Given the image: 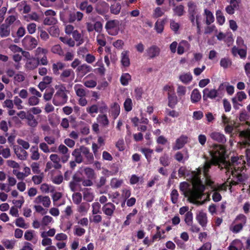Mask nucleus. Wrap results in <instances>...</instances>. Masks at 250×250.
<instances>
[{
	"mask_svg": "<svg viewBox=\"0 0 250 250\" xmlns=\"http://www.w3.org/2000/svg\"><path fill=\"white\" fill-rule=\"evenodd\" d=\"M213 164L212 161H206L202 167H199L196 171H193L191 172L194 188L200 195L203 193L206 189L205 185L201 179L202 173L205 178L206 185L210 187L213 190H216V187L214 186V182L211 179L208 173L210 168Z\"/></svg>",
	"mask_w": 250,
	"mask_h": 250,
	"instance_id": "1",
	"label": "nucleus"
},
{
	"mask_svg": "<svg viewBox=\"0 0 250 250\" xmlns=\"http://www.w3.org/2000/svg\"><path fill=\"white\" fill-rule=\"evenodd\" d=\"M75 161L78 163L83 162L86 165L92 164L94 162L93 154L90 152L89 149L84 146H81L80 149H75L72 152Z\"/></svg>",
	"mask_w": 250,
	"mask_h": 250,
	"instance_id": "2",
	"label": "nucleus"
},
{
	"mask_svg": "<svg viewBox=\"0 0 250 250\" xmlns=\"http://www.w3.org/2000/svg\"><path fill=\"white\" fill-rule=\"evenodd\" d=\"M245 166L244 161L237 157L231 158L230 162H229L228 169L231 170V174L233 177H236L240 182L243 181L241 173L244 169Z\"/></svg>",
	"mask_w": 250,
	"mask_h": 250,
	"instance_id": "3",
	"label": "nucleus"
},
{
	"mask_svg": "<svg viewBox=\"0 0 250 250\" xmlns=\"http://www.w3.org/2000/svg\"><path fill=\"white\" fill-rule=\"evenodd\" d=\"M22 56L25 62L24 68L27 70H33L37 68L39 65V59L31 56L29 52H22Z\"/></svg>",
	"mask_w": 250,
	"mask_h": 250,
	"instance_id": "4",
	"label": "nucleus"
},
{
	"mask_svg": "<svg viewBox=\"0 0 250 250\" xmlns=\"http://www.w3.org/2000/svg\"><path fill=\"white\" fill-rule=\"evenodd\" d=\"M119 24L118 20L108 21L105 24V28L109 35L115 36L118 34Z\"/></svg>",
	"mask_w": 250,
	"mask_h": 250,
	"instance_id": "5",
	"label": "nucleus"
},
{
	"mask_svg": "<svg viewBox=\"0 0 250 250\" xmlns=\"http://www.w3.org/2000/svg\"><path fill=\"white\" fill-rule=\"evenodd\" d=\"M188 18L192 23V26L195 25V16L199 12L197 5L193 1H189L188 3Z\"/></svg>",
	"mask_w": 250,
	"mask_h": 250,
	"instance_id": "6",
	"label": "nucleus"
},
{
	"mask_svg": "<svg viewBox=\"0 0 250 250\" xmlns=\"http://www.w3.org/2000/svg\"><path fill=\"white\" fill-rule=\"evenodd\" d=\"M22 45L26 49L31 50L35 48L38 45L37 40L34 37L27 35L22 40Z\"/></svg>",
	"mask_w": 250,
	"mask_h": 250,
	"instance_id": "7",
	"label": "nucleus"
},
{
	"mask_svg": "<svg viewBox=\"0 0 250 250\" xmlns=\"http://www.w3.org/2000/svg\"><path fill=\"white\" fill-rule=\"evenodd\" d=\"M225 153V147L222 145H214L213 148L211 151L213 158L218 159L224 156Z\"/></svg>",
	"mask_w": 250,
	"mask_h": 250,
	"instance_id": "8",
	"label": "nucleus"
},
{
	"mask_svg": "<svg viewBox=\"0 0 250 250\" xmlns=\"http://www.w3.org/2000/svg\"><path fill=\"white\" fill-rule=\"evenodd\" d=\"M104 213L109 218H111L116 210V206L112 203L108 202L105 203L102 208Z\"/></svg>",
	"mask_w": 250,
	"mask_h": 250,
	"instance_id": "9",
	"label": "nucleus"
},
{
	"mask_svg": "<svg viewBox=\"0 0 250 250\" xmlns=\"http://www.w3.org/2000/svg\"><path fill=\"white\" fill-rule=\"evenodd\" d=\"M209 136L212 140L220 144H224L227 142L225 135L219 132L213 131L210 133Z\"/></svg>",
	"mask_w": 250,
	"mask_h": 250,
	"instance_id": "10",
	"label": "nucleus"
},
{
	"mask_svg": "<svg viewBox=\"0 0 250 250\" xmlns=\"http://www.w3.org/2000/svg\"><path fill=\"white\" fill-rule=\"evenodd\" d=\"M14 152L17 157L21 160H25L28 157V153L25 149L21 148L18 145L13 146Z\"/></svg>",
	"mask_w": 250,
	"mask_h": 250,
	"instance_id": "11",
	"label": "nucleus"
},
{
	"mask_svg": "<svg viewBox=\"0 0 250 250\" xmlns=\"http://www.w3.org/2000/svg\"><path fill=\"white\" fill-rule=\"evenodd\" d=\"M188 138L187 136L182 135L177 138L175 142V145L173 146V149L174 150H179L182 148L184 146L188 143Z\"/></svg>",
	"mask_w": 250,
	"mask_h": 250,
	"instance_id": "12",
	"label": "nucleus"
},
{
	"mask_svg": "<svg viewBox=\"0 0 250 250\" xmlns=\"http://www.w3.org/2000/svg\"><path fill=\"white\" fill-rule=\"evenodd\" d=\"M203 99L204 101H207L208 98L214 99L218 96V90L215 89L209 90L208 88H205L203 91Z\"/></svg>",
	"mask_w": 250,
	"mask_h": 250,
	"instance_id": "13",
	"label": "nucleus"
},
{
	"mask_svg": "<svg viewBox=\"0 0 250 250\" xmlns=\"http://www.w3.org/2000/svg\"><path fill=\"white\" fill-rule=\"evenodd\" d=\"M35 204L42 205L44 207L48 208L49 207L51 201L49 197L46 196H38L34 200Z\"/></svg>",
	"mask_w": 250,
	"mask_h": 250,
	"instance_id": "14",
	"label": "nucleus"
},
{
	"mask_svg": "<svg viewBox=\"0 0 250 250\" xmlns=\"http://www.w3.org/2000/svg\"><path fill=\"white\" fill-rule=\"evenodd\" d=\"M147 56L149 59H153L159 56L160 52V48L155 45H153L148 47L146 50Z\"/></svg>",
	"mask_w": 250,
	"mask_h": 250,
	"instance_id": "15",
	"label": "nucleus"
},
{
	"mask_svg": "<svg viewBox=\"0 0 250 250\" xmlns=\"http://www.w3.org/2000/svg\"><path fill=\"white\" fill-rule=\"evenodd\" d=\"M168 106L171 108H175L178 103V98L173 90L172 93H168Z\"/></svg>",
	"mask_w": 250,
	"mask_h": 250,
	"instance_id": "16",
	"label": "nucleus"
},
{
	"mask_svg": "<svg viewBox=\"0 0 250 250\" xmlns=\"http://www.w3.org/2000/svg\"><path fill=\"white\" fill-rule=\"evenodd\" d=\"M201 94L197 88H195L192 91L190 95V100L192 103H198L201 100Z\"/></svg>",
	"mask_w": 250,
	"mask_h": 250,
	"instance_id": "17",
	"label": "nucleus"
},
{
	"mask_svg": "<svg viewBox=\"0 0 250 250\" xmlns=\"http://www.w3.org/2000/svg\"><path fill=\"white\" fill-rule=\"evenodd\" d=\"M196 219L202 227H205L207 223V217L206 213L200 211L197 215Z\"/></svg>",
	"mask_w": 250,
	"mask_h": 250,
	"instance_id": "18",
	"label": "nucleus"
},
{
	"mask_svg": "<svg viewBox=\"0 0 250 250\" xmlns=\"http://www.w3.org/2000/svg\"><path fill=\"white\" fill-rule=\"evenodd\" d=\"M231 53L234 56L239 55L241 58H245L247 56V51L244 49H238L235 46H233L231 49Z\"/></svg>",
	"mask_w": 250,
	"mask_h": 250,
	"instance_id": "19",
	"label": "nucleus"
},
{
	"mask_svg": "<svg viewBox=\"0 0 250 250\" xmlns=\"http://www.w3.org/2000/svg\"><path fill=\"white\" fill-rule=\"evenodd\" d=\"M129 52L124 51L121 53V63L124 67H128L130 65V59L129 58Z\"/></svg>",
	"mask_w": 250,
	"mask_h": 250,
	"instance_id": "20",
	"label": "nucleus"
},
{
	"mask_svg": "<svg viewBox=\"0 0 250 250\" xmlns=\"http://www.w3.org/2000/svg\"><path fill=\"white\" fill-rule=\"evenodd\" d=\"M120 113V106L117 103H114L111 106L110 114L114 119H116Z\"/></svg>",
	"mask_w": 250,
	"mask_h": 250,
	"instance_id": "21",
	"label": "nucleus"
},
{
	"mask_svg": "<svg viewBox=\"0 0 250 250\" xmlns=\"http://www.w3.org/2000/svg\"><path fill=\"white\" fill-rule=\"evenodd\" d=\"M239 136L243 138L242 143L245 146H250V132L247 131H242Z\"/></svg>",
	"mask_w": 250,
	"mask_h": 250,
	"instance_id": "22",
	"label": "nucleus"
},
{
	"mask_svg": "<svg viewBox=\"0 0 250 250\" xmlns=\"http://www.w3.org/2000/svg\"><path fill=\"white\" fill-rule=\"evenodd\" d=\"M83 199L87 202H92L94 197V194L91 192V189L84 188L83 191Z\"/></svg>",
	"mask_w": 250,
	"mask_h": 250,
	"instance_id": "23",
	"label": "nucleus"
},
{
	"mask_svg": "<svg viewBox=\"0 0 250 250\" xmlns=\"http://www.w3.org/2000/svg\"><path fill=\"white\" fill-rule=\"evenodd\" d=\"M167 21V19L157 21L155 23L154 29L157 33L161 34L163 32L164 29V25Z\"/></svg>",
	"mask_w": 250,
	"mask_h": 250,
	"instance_id": "24",
	"label": "nucleus"
},
{
	"mask_svg": "<svg viewBox=\"0 0 250 250\" xmlns=\"http://www.w3.org/2000/svg\"><path fill=\"white\" fill-rule=\"evenodd\" d=\"M204 14L206 15V24L210 25L214 21V17L212 13L209 10L205 9Z\"/></svg>",
	"mask_w": 250,
	"mask_h": 250,
	"instance_id": "25",
	"label": "nucleus"
},
{
	"mask_svg": "<svg viewBox=\"0 0 250 250\" xmlns=\"http://www.w3.org/2000/svg\"><path fill=\"white\" fill-rule=\"evenodd\" d=\"M10 33V28L8 25L2 24L0 26V36L1 38L8 37Z\"/></svg>",
	"mask_w": 250,
	"mask_h": 250,
	"instance_id": "26",
	"label": "nucleus"
},
{
	"mask_svg": "<svg viewBox=\"0 0 250 250\" xmlns=\"http://www.w3.org/2000/svg\"><path fill=\"white\" fill-rule=\"evenodd\" d=\"M92 68L90 66L86 64H83L78 66L77 70L83 76L87 73L91 71Z\"/></svg>",
	"mask_w": 250,
	"mask_h": 250,
	"instance_id": "27",
	"label": "nucleus"
},
{
	"mask_svg": "<svg viewBox=\"0 0 250 250\" xmlns=\"http://www.w3.org/2000/svg\"><path fill=\"white\" fill-rule=\"evenodd\" d=\"M25 240L28 241H32L33 240L36 239V234L35 231L33 230H27L24 234Z\"/></svg>",
	"mask_w": 250,
	"mask_h": 250,
	"instance_id": "28",
	"label": "nucleus"
},
{
	"mask_svg": "<svg viewBox=\"0 0 250 250\" xmlns=\"http://www.w3.org/2000/svg\"><path fill=\"white\" fill-rule=\"evenodd\" d=\"M31 153V158L33 160H38L39 159L40 155L37 146H32L30 148Z\"/></svg>",
	"mask_w": 250,
	"mask_h": 250,
	"instance_id": "29",
	"label": "nucleus"
},
{
	"mask_svg": "<svg viewBox=\"0 0 250 250\" xmlns=\"http://www.w3.org/2000/svg\"><path fill=\"white\" fill-rule=\"evenodd\" d=\"M247 221V217L243 214H238L235 218L234 223L241 224L245 226L246 224Z\"/></svg>",
	"mask_w": 250,
	"mask_h": 250,
	"instance_id": "30",
	"label": "nucleus"
},
{
	"mask_svg": "<svg viewBox=\"0 0 250 250\" xmlns=\"http://www.w3.org/2000/svg\"><path fill=\"white\" fill-rule=\"evenodd\" d=\"M131 75L128 73H123L120 78V82L124 86H126L128 84L129 81H131Z\"/></svg>",
	"mask_w": 250,
	"mask_h": 250,
	"instance_id": "31",
	"label": "nucleus"
},
{
	"mask_svg": "<svg viewBox=\"0 0 250 250\" xmlns=\"http://www.w3.org/2000/svg\"><path fill=\"white\" fill-rule=\"evenodd\" d=\"M90 208L89 204L85 202L82 203L78 207V211L80 213L86 214Z\"/></svg>",
	"mask_w": 250,
	"mask_h": 250,
	"instance_id": "32",
	"label": "nucleus"
},
{
	"mask_svg": "<svg viewBox=\"0 0 250 250\" xmlns=\"http://www.w3.org/2000/svg\"><path fill=\"white\" fill-rule=\"evenodd\" d=\"M26 119L28 125L30 126L35 127L37 126L38 122L32 114H28L27 115Z\"/></svg>",
	"mask_w": 250,
	"mask_h": 250,
	"instance_id": "33",
	"label": "nucleus"
},
{
	"mask_svg": "<svg viewBox=\"0 0 250 250\" xmlns=\"http://www.w3.org/2000/svg\"><path fill=\"white\" fill-rule=\"evenodd\" d=\"M180 81L185 84L189 83L192 80V76L190 73H186L179 76Z\"/></svg>",
	"mask_w": 250,
	"mask_h": 250,
	"instance_id": "34",
	"label": "nucleus"
},
{
	"mask_svg": "<svg viewBox=\"0 0 250 250\" xmlns=\"http://www.w3.org/2000/svg\"><path fill=\"white\" fill-rule=\"evenodd\" d=\"M141 151L145 155L147 162L149 163L151 161L152 154L153 152V150L147 148H143Z\"/></svg>",
	"mask_w": 250,
	"mask_h": 250,
	"instance_id": "35",
	"label": "nucleus"
},
{
	"mask_svg": "<svg viewBox=\"0 0 250 250\" xmlns=\"http://www.w3.org/2000/svg\"><path fill=\"white\" fill-rule=\"evenodd\" d=\"M216 16L217 23L220 25H223L225 22V18L220 10L216 11Z\"/></svg>",
	"mask_w": 250,
	"mask_h": 250,
	"instance_id": "36",
	"label": "nucleus"
},
{
	"mask_svg": "<svg viewBox=\"0 0 250 250\" xmlns=\"http://www.w3.org/2000/svg\"><path fill=\"white\" fill-rule=\"evenodd\" d=\"M159 161L160 164L165 167H168L170 163V159L168 156L166 154L161 156Z\"/></svg>",
	"mask_w": 250,
	"mask_h": 250,
	"instance_id": "37",
	"label": "nucleus"
},
{
	"mask_svg": "<svg viewBox=\"0 0 250 250\" xmlns=\"http://www.w3.org/2000/svg\"><path fill=\"white\" fill-rule=\"evenodd\" d=\"M75 90L76 91V95L80 97H85L86 95V92L85 89L83 88L81 85H76L74 87Z\"/></svg>",
	"mask_w": 250,
	"mask_h": 250,
	"instance_id": "38",
	"label": "nucleus"
},
{
	"mask_svg": "<svg viewBox=\"0 0 250 250\" xmlns=\"http://www.w3.org/2000/svg\"><path fill=\"white\" fill-rule=\"evenodd\" d=\"M232 62L229 58H224L221 59L220 64L221 67L224 69H227L229 66H231Z\"/></svg>",
	"mask_w": 250,
	"mask_h": 250,
	"instance_id": "39",
	"label": "nucleus"
},
{
	"mask_svg": "<svg viewBox=\"0 0 250 250\" xmlns=\"http://www.w3.org/2000/svg\"><path fill=\"white\" fill-rule=\"evenodd\" d=\"M173 10L175 15L181 17L184 15L185 12L184 6L182 4L177 5L174 7Z\"/></svg>",
	"mask_w": 250,
	"mask_h": 250,
	"instance_id": "40",
	"label": "nucleus"
},
{
	"mask_svg": "<svg viewBox=\"0 0 250 250\" xmlns=\"http://www.w3.org/2000/svg\"><path fill=\"white\" fill-rule=\"evenodd\" d=\"M97 120L100 124L102 125L103 126H105L109 125V121L106 115L105 114L99 115L97 117Z\"/></svg>",
	"mask_w": 250,
	"mask_h": 250,
	"instance_id": "41",
	"label": "nucleus"
},
{
	"mask_svg": "<svg viewBox=\"0 0 250 250\" xmlns=\"http://www.w3.org/2000/svg\"><path fill=\"white\" fill-rule=\"evenodd\" d=\"M72 37L76 41L78 42V45L82 44L83 42V40L82 38L81 34L78 32V30H76L73 31L72 34Z\"/></svg>",
	"mask_w": 250,
	"mask_h": 250,
	"instance_id": "42",
	"label": "nucleus"
},
{
	"mask_svg": "<svg viewBox=\"0 0 250 250\" xmlns=\"http://www.w3.org/2000/svg\"><path fill=\"white\" fill-rule=\"evenodd\" d=\"M50 159L54 163V167L57 169L61 168V165L59 163L60 158L57 154H51Z\"/></svg>",
	"mask_w": 250,
	"mask_h": 250,
	"instance_id": "43",
	"label": "nucleus"
},
{
	"mask_svg": "<svg viewBox=\"0 0 250 250\" xmlns=\"http://www.w3.org/2000/svg\"><path fill=\"white\" fill-rule=\"evenodd\" d=\"M48 53L47 49L41 47H38L35 51V56L37 58H41L42 56L46 55Z\"/></svg>",
	"mask_w": 250,
	"mask_h": 250,
	"instance_id": "44",
	"label": "nucleus"
},
{
	"mask_svg": "<svg viewBox=\"0 0 250 250\" xmlns=\"http://www.w3.org/2000/svg\"><path fill=\"white\" fill-rule=\"evenodd\" d=\"M16 241L14 239L8 240L5 239L2 241V244L7 249H12L15 245Z\"/></svg>",
	"mask_w": 250,
	"mask_h": 250,
	"instance_id": "45",
	"label": "nucleus"
},
{
	"mask_svg": "<svg viewBox=\"0 0 250 250\" xmlns=\"http://www.w3.org/2000/svg\"><path fill=\"white\" fill-rule=\"evenodd\" d=\"M48 32L51 36L57 37L60 35V31L57 25H54L49 28Z\"/></svg>",
	"mask_w": 250,
	"mask_h": 250,
	"instance_id": "46",
	"label": "nucleus"
},
{
	"mask_svg": "<svg viewBox=\"0 0 250 250\" xmlns=\"http://www.w3.org/2000/svg\"><path fill=\"white\" fill-rule=\"evenodd\" d=\"M121 9V5L119 3H116L112 4L110 6V12L111 13L117 15L118 14Z\"/></svg>",
	"mask_w": 250,
	"mask_h": 250,
	"instance_id": "47",
	"label": "nucleus"
},
{
	"mask_svg": "<svg viewBox=\"0 0 250 250\" xmlns=\"http://www.w3.org/2000/svg\"><path fill=\"white\" fill-rule=\"evenodd\" d=\"M84 172L88 179H93L95 178V173L92 168L86 167L84 169Z\"/></svg>",
	"mask_w": 250,
	"mask_h": 250,
	"instance_id": "48",
	"label": "nucleus"
},
{
	"mask_svg": "<svg viewBox=\"0 0 250 250\" xmlns=\"http://www.w3.org/2000/svg\"><path fill=\"white\" fill-rule=\"evenodd\" d=\"M129 182L131 185H135L139 182L142 184L144 182V179L143 177L140 178L136 175L133 174L131 175Z\"/></svg>",
	"mask_w": 250,
	"mask_h": 250,
	"instance_id": "49",
	"label": "nucleus"
},
{
	"mask_svg": "<svg viewBox=\"0 0 250 250\" xmlns=\"http://www.w3.org/2000/svg\"><path fill=\"white\" fill-rule=\"evenodd\" d=\"M179 193L177 189H173L170 193V198L172 203L175 204L178 202Z\"/></svg>",
	"mask_w": 250,
	"mask_h": 250,
	"instance_id": "50",
	"label": "nucleus"
},
{
	"mask_svg": "<svg viewBox=\"0 0 250 250\" xmlns=\"http://www.w3.org/2000/svg\"><path fill=\"white\" fill-rule=\"evenodd\" d=\"M125 110L126 112L130 111L132 109V102L130 98H127L124 104Z\"/></svg>",
	"mask_w": 250,
	"mask_h": 250,
	"instance_id": "51",
	"label": "nucleus"
},
{
	"mask_svg": "<svg viewBox=\"0 0 250 250\" xmlns=\"http://www.w3.org/2000/svg\"><path fill=\"white\" fill-rule=\"evenodd\" d=\"M15 224L17 227L21 228H27L28 225L25 223L24 220L22 217L18 218L15 221Z\"/></svg>",
	"mask_w": 250,
	"mask_h": 250,
	"instance_id": "52",
	"label": "nucleus"
},
{
	"mask_svg": "<svg viewBox=\"0 0 250 250\" xmlns=\"http://www.w3.org/2000/svg\"><path fill=\"white\" fill-rule=\"evenodd\" d=\"M40 102L39 97L35 96H31L28 100V104L30 106L37 105Z\"/></svg>",
	"mask_w": 250,
	"mask_h": 250,
	"instance_id": "53",
	"label": "nucleus"
},
{
	"mask_svg": "<svg viewBox=\"0 0 250 250\" xmlns=\"http://www.w3.org/2000/svg\"><path fill=\"white\" fill-rule=\"evenodd\" d=\"M17 142L19 145L18 146L23 149H28L30 147L29 143L22 139H17Z\"/></svg>",
	"mask_w": 250,
	"mask_h": 250,
	"instance_id": "54",
	"label": "nucleus"
},
{
	"mask_svg": "<svg viewBox=\"0 0 250 250\" xmlns=\"http://www.w3.org/2000/svg\"><path fill=\"white\" fill-rule=\"evenodd\" d=\"M24 203V199L23 196H20L18 200H12V203L15 205L17 208H21Z\"/></svg>",
	"mask_w": 250,
	"mask_h": 250,
	"instance_id": "55",
	"label": "nucleus"
},
{
	"mask_svg": "<svg viewBox=\"0 0 250 250\" xmlns=\"http://www.w3.org/2000/svg\"><path fill=\"white\" fill-rule=\"evenodd\" d=\"M193 214L191 211H188L185 214V221L187 225H191L192 224Z\"/></svg>",
	"mask_w": 250,
	"mask_h": 250,
	"instance_id": "56",
	"label": "nucleus"
},
{
	"mask_svg": "<svg viewBox=\"0 0 250 250\" xmlns=\"http://www.w3.org/2000/svg\"><path fill=\"white\" fill-rule=\"evenodd\" d=\"M96 40L98 44L101 46H104L106 45V41L105 37L103 34L98 35L97 36Z\"/></svg>",
	"mask_w": 250,
	"mask_h": 250,
	"instance_id": "57",
	"label": "nucleus"
},
{
	"mask_svg": "<svg viewBox=\"0 0 250 250\" xmlns=\"http://www.w3.org/2000/svg\"><path fill=\"white\" fill-rule=\"evenodd\" d=\"M73 202L77 205L81 203L82 200V196L81 193L76 192L73 194L72 196Z\"/></svg>",
	"mask_w": 250,
	"mask_h": 250,
	"instance_id": "58",
	"label": "nucleus"
},
{
	"mask_svg": "<svg viewBox=\"0 0 250 250\" xmlns=\"http://www.w3.org/2000/svg\"><path fill=\"white\" fill-rule=\"evenodd\" d=\"M98 106L97 104H93L91 106L86 108V111L94 117V116H93L92 114L93 113H97L98 112Z\"/></svg>",
	"mask_w": 250,
	"mask_h": 250,
	"instance_id": "59",
	"label": "nucleus"
},
{
	"mask_svg": "<svg viewBox=\"0 0 250 250\" xmlns=\"http://www.w3.org/2000/svg\"><path fill=\"white\" fill-rule=\"evenodd\" d=\"M62 69V63L61 62H58L53 64V71L55 74H59V70Z\"/></svg>",
	"mask_w": 250,
	"mask_h": 250,
	"instance_id": "60",
	"label": "nucleus"
},
{
	"mask_svg": "<svg viewBox=\"0 0 250 250\" xmlns=\"http://www.w3.org/2000/svg\"><path fill=\"white\" fill-rule=\"evenodd\" d=\"M187 88L186 86L178 85L177 89V93L179 97L184 96L186 95Z\"/></svg>",
	"mask_w": 250,
	"mask_h": 250,
	"instance_id": "61",
	"label": "nucleus"
},
{
	"mask_svg": "<svg viewBox=\"0 0 250 250\" xmlns=\"http://www.w3.org/2000/svg\"><path fill=\"white\" fill-rule=\"evenodd\" d=\"M164 14V12L162 10L161 8L157 7L154 10L153 17L154 18H158L162 16Z\"/></svg>",
	"mask_w": 250,
	"mask_h": 250,
	"instance_id": "62",
	"label": "nucleus"
},
{
	"mask_svg": "<svg viewBox=\"0 0 250 250\" xmlns=\"http://www.w3.org/2000/svg\"><path fill=\"white\" fill-rule=\"evenodd\" d=\"M13 102L18 109H22L23 108L22 105V101L19 97L15 96L14 98Z\"/></svg>",
	"mask_w": 250,
	"mask_h": 250,
	"instance_id": "63",
	"label": "nucleus"
},
{
	"mask_svg": "<svg viewBox=\"0 0 250 250\" xmlns=\"http://www.w3.org/2000/svg\"><path fill=\"white\" fill-rule=\"evenodd\" d=\"M19 250H34V247L32 244L25 241Z\"/></svg>",
	"mask_w": 250,
	"mask_h": 250,
	"instance_id": "64",
	"label": "nucleus"
}]
</instances>
